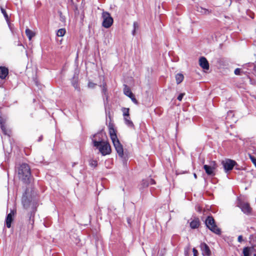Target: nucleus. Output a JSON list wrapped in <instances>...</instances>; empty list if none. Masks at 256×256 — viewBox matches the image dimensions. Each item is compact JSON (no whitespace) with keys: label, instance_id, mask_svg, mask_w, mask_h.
I'll return each instance as SVG.
<instances>
[{"label":"nucleus","instance_id":"f257e3e1","mask_svg":"<svg viewBox=\"0 0 256 256\" xmlns=\"http://www.w3.org/2000/svg\"><path fill=\"white\" fill-rule=\"evenodd\" d=\"M94 146L98 150L99 152L103 156L110 154L111 153V147L109 143L106 141L97 142L95 140Z\"/></svg>","mask_w":256,"mask_h":256},{"label":"nucleus","instance_id":"f03ea898","mask_svg":"<svg viewBox=\"0 0 256 256\" xmlns=\"http://www.w3.org/2000/svg\"><path fill=\"white\" fill-rule=\"evenodd\" d=\"M109 132L110 138L113 144L116 151L117 152L120 156L122 157L124 155L123 148L117 138L114 130L111 128L110 129Z\"/></svg>","mask_w":256,"mask_h":256},{"label":"nucleus","instance_id":"7ed1b4c3","mask_svg":"<svg viewBox=\"0 0 256 256\" xmlns=\"http://www.w3.org/2000/svg\"><path fill=\"white\" fill-rule=\"evenodd\" d=\"M18 174L20 179H22L25 182H27L30 176L29 166L26 164H22L18 168Z\"/></svg>","mask_w":256,"mask_h":256},{"label":"nucleus","instance_id":"20e7f679","mask_svg":"<svg viewBox=\"0 0 256 256\" xmlns=\"http://www.w3.org/2000/svg\"><path fill=\"white\" fill-rule=\"evenodd\" d=\"M206 226L214 233L219 234L220 233V230L215 224L214 220L212 216H208L206 220Z\"/></svg>","mask_w":256,"mask_h":256},{"label":"nucleus","instance_id":"39448f33","mask_svg":"<svg viewBox=\"0 0 256 256\" xmlns=\"http://www.w3.org/2000/svg\"><path fill=\"white\" fill-rule=\"evenodd\" d=\"M102 26L105 28H109L113 24V18L108 12H103L102 14Z\"/></svg>","mask_w":256,"mask_h":256},{"label":"nucleus","instance_id":"423d86ee","mask_svg":"<svg viewBox=\"0 0 256 256\" xmlns=\"http://www.w3.org/2000/svg\"><path fill=\"white\" fill-rule=\"evenodd\" d=\"M216 164L215 162H211L209 164H205L204 166V168L207 174L209 176H214V170L216 168Z\"/></svg>","mask_w":256,"mask_h":256},{"label":"nucleus","instance_id":"0eeeda50","mask_svg":"<svg viewBox=\"0 0 256 256\" xmlns=\"http://www.w3.org/2000/svg\"><path fill=\"white\" fill-rule=\"evenodd\" d=\"M222 164L224 170L227 172L233 168L234 166L236 164V162L234 160L228 159L223 161Z\"/></svg>","mask_w":256,"mask_h":256},{"label":"nucleus","instance_id":"6e6552de","mask_svg":"<svg viewBox=\"0 0 256 256\" xmlns=\"http://www.w3.org/2000/svg\"><path fill=\"white\" fill-rule=\"evenodd\" d=\"M124 94L129 97L134 104H138L137 100L135 98L133 94L128 86H124Z\"/></svg>","mask_w":256,"mask_h":256},{"label":"nucleus","instance_id":"1a4fd4ad","mask_svg":"<svg viewBox=\"0 0 256 256\" xmlns=\"http://www.w3.org/2000/svg\"><path fill=\"white\" fill-rule=\"evenodd\" d=\"M199 64L204 70L209 69V64L206 58L202 56L199 59Z\"/></svg>","mask_w":256,"mask_h":256},{"label":"nucleus","instance_id":"9d476101","mask_svg":"<svg viewBox=\"0 0 256 256\" xmlns=\"http://www.w3.org/2000/svg\"><path fill=\"white\" fill-rule=\"evenodd\" d=\"M200 248L203 256H210V250L206 244L205 243H202L200 244Z\"/></svg>","mask_w":256,"mask_h":256},{"label":"nucleus","instance_id":"9b49d317","mask_svg":"<svg viewBox=\"0 0 256 256\" xmlns=\"http://www.w3.org/2000/svg\"><path fill=\"white\" fill-rule=\"evenodd\" d=\"M238 206L244 213L248 214L250 212V208L248 203L240 202L238 204Z\"/></svg>","mask_w":256,"mask_h":256},{"label":"nucleus","instance_id":"f8f14e48","mask_svg":"<svg viewBox=\"0 0 256 256\" xmlns=\"http://www.w3.org/2000/svg\"><path fill=\"white\" fill-rule=\"evenodd\" d=\"M15 212L14 210H12L10 212L7 216L6 218V226L10 228L11 226V223L13 220V216L14 215Z\"/></svg>","mask_w":256,"mask_h":256},{"label":"nucleus","instance_id":"ddd939ff","mask_svg":"<svg viewBox=\"0 0 256 256\" xmlns=\"http://www.w3.org/2000/svg\"><path fill=\"white\" fill-rule=\"evenodd\" d=\"M8 70L7 68L4 66H0V78L2 79H4L8 76Z\"/></svg>","mask_w":256,"mask_h":256},{"label":"nucleus","instance_id":"4468645a","mask_svg":"<svg viewBox=\"0 0 256 256\" xmlns=\"http://www.w3.org/2000/svg\"><path fill=\"white\" fill-rule=\"evenodd\" d=\"M102 137H103V134L102 133H98V134H96L94 135V136L92 138V142L93 143V145L94 146V142L95 140L97 142H98V141L99 142H104V140H102Z\"/></svg>","mask_w":256,"mask_h":256},{"label":"nucleus","instance_id":"2eb2a0df","mask_svg":"<svg viewBox=\"0 0 256 256\" xmlns=\"http://www.w3.org/2000/svg\"><path fill=\"white\" fill-rule=\"evenodd\" d=\"M196 10L198 12H199L203 14L206 15V14H210L211 12L210 10L206 8H202V6H198Z\"/></svg>","mask_w":256,"mask_h":256},{"label":"nucleus","instance_id":"dca6fc26","mask_svg":"<svg viewBox=\"0 0 256 256\" xmlns=\"http://www.w3.org/2000/svg\"><path fill=\"white\" fill-rule=\"evenodd\" d=\"M200 226V220L198 218H195L193 220L190 222V226L192 228H196Z\"/></svg>","mask_w":256,"mask_h":256},{"label":"nucleus","instance_id":"f3484780","mask_svg":"<svg viewBox=\"0 0 256 256\" xmlns=\"http://www.w3.org/2000/svg\"><path fill=\"white\" fill-rule=\"evenodd\" d=\"M4 122L5 119L2 116V114L0 113V125L2 128V130L4 132V134H6V128L4 126Z\"/></svg>","mask_w":256,"mask_h":256},{"label":"nucleus","instance_id":"a211bd4d","mask_svg":"<svg viewBox=\"0 0 256 256\" xmlns=\"http://www.w3.org/2000/svg\"><path fill=\"white\" fill-rule=\"evenodd\" d=\"M252 248L246 247L243 250V254L244 256H250L252 253Z\"/></svg>","mask_w":256,"mask_h":256},{"label":"nucleus","instance_id":"6ab92c4d","mask_svg":"<svg viewBox=\"0 0 256 256\" xmlns=\"http://www.w3.org/2000/svg\"><path fill=\"white\" fill-rule=\"evenodd\" d=\"M26 36L28 37L30 40L32 38L34 37L35 35L34 32L28 28L26 29Z\"/></svg>","mask_w":256,"mask_h":256},{"label":"nucleus","instance_id":"aec40b11","mask_svg":"<svg viewBox=\"0 0 256 256\" xmlns=\"http://www.w3.org/2000/svg\"><path fill=\"white\" fill-rule=\"evenodd\" d=\"M124 120L125 124L129 127L133 128L134 126V125L133 124V122L130 120V116H128V118L127 116L124 117Z\"/></svg>","mask_w":256,"mask_h":256},{"label":"nucleus","instance_id":"412c9836","mask_svg":"<svg viewBox=\"0 0 256 256\" xmlns=\"http://www.w3.org/2000/svg\"><path fill=\"white\" fill-rule=\"evenodd\" d=\"M184 76L182 74H178L176 76V80L177 84H180L184 80Z\"/></svg>","mask_w":256,"mask_h":256},{"label":"nucleus","instance_id":"4be33fe9","mask_svg":"<svg viewBox=\"0 0 256 256\" xmlns=\"http://www.w3.org/2000/svg\"><path fill=\"white\" fill-rule=\"evenodd\" d=\"M122 111L123 113V116L124 117L127 116L128 118L129 116V108H123L122 109Z\"/></svg>","mask_w":256,"mask_h":256},{"label":"nucleus","instance_id":"5701e85b","mask_svg":"<svg viewBox=\"0 0 256 256\" xmlns=\"http://www.w3.org/2000/svg\"><path fill=\"white\" fill-rule=\"evenodd\" d=\"M66 34V30L64 28H60L57 32V36H63Z\"/></svg>","mask_w":256,"mask_h":256},{"label":"nucleus","instance_id":"b1692460","mask_svg":"<svg viewBox=\"0 0 256 256\" xmlns=\"http://www.w3.org/2000/svg\"><path fill=\"white\" fill-rule=\"evenodd\" d=\"M89 164L91 166L95 168L98 165V161L96 160L92 159L90 160Z\"/></svg>","mask_w":256,"mask_h":256},{"label":"nucleus","instance_id":"393cba45","mask_svg":"<svg viewBox=\"0 0 256 256\" xmlns=\"http://www.w3.org/2000/svg\"><path fill=\"white\" fill-rule=\"evenodd\" d=\"M60 15V20L62 22L64 23L66 22V18L65 16H64L62 12H58Z\"/></svg>","mask_w":256,"mask_h":256},{"label":"nucleus","instance_id":"a878e982","mask_svg":"<svg viewBox=\"0 0 256 256\" xmlns=\"http://www.w3.org/2000/svg\"><path fill=\"white\" fill-rule=\"evenodd\" d=\"M1 10H2V13L3 14L5 18L8 21V15L6 13V10L4 8H1Z\"/></svg>","mask_w":256,"mask_h":256},{"label":"nucleus","instance_id":"bb28decb","mask_svg":"<svg viewBox=\"0 0 256 256\" xmlns=\"http://www.w3.org/2000/svg\"><path fill=\"white\" fill-rule=\"evenodd\" d=\"M133 26H134V30L132 31V34L134 35V34H135V32H136V30L137 28H138V24L136 22H134V24H133Z\"/></svg>","mask_w":256,"mask_h":256},{"label":"nucleus","instance_id":"cd10ccee","mask_svg":"<svg viewBox=\"0 0 256 256\" xmlns=\"http://www.w3.org/2000/svg\"><path fill=\"white\" fill-rule=\"evenodd\" d=\"M142 185L143 188L146 187L148 185V183L146 180H143L142 183Z\"/></svg>","mask_w":256,"mask_h":256},{"label":"nucleus","instance_id":"c85d7f7f","mask_svg":"<svg viewBox=\"0 0 256 256\" xmlns=\"http://www.w3.org/2000/svg\"><path fill=\"white\" fill-rule=\"evenodd\" d=\"M184 93L180 94L178 97V100L180 101H181L182 99L183 96H184Z\"/></svg>","mask_w":256,"mask_h":256},{"label":"nucleus","instance_id":"c756f323","mask_svg":"<svg viewBox=\"0 0 256 256\" xmlns=\"http://www.w3.org/2000/svg\"><path fill=\"white\" fill-rule=\"evenodd\" d=\"M96 84L92 82H89L88 84V86L90 88H94Z\"/></svg>","mask_w":256,"mask_h":256},{"label":"nucleus","instance_id":"7c9ffc66","mask_svg":"<svg viewBox=\"0 0 256 256\" xmlns=\"http://www.w3.org/2000/svg\"><path fill=\"white\" fill-rule=\"evenodd\" d=\"M240 72V69L237 68L234 70V74L236 75H239Z\"/></svg>","mask_w":256,"mask_h":256},{"label":"nucleus","instance_id":"2f4dec72","mask_svg":"<svg viewBox=\"0 0 256 256\" xmlns=\"http://www.w3.org/2000/svg\"><path fill=\"white\" fill-rule=\"evenodd\" d=\"M192 252L194 253V256H198V252L195 248L192 249Z\"/></svg>","mask_w":256,"mask_h":256},{"label":"nucleus","instance_id":"473e14b6","mask_svg":"<svg viewBox=\"0 0 256 256\" xmlns=\"http://www.w3.org/2000/svg\"><path fill=\"white\" fill-rule=\"evenodd\" d=\"M242 236H239L238 237V241L240 242H241L242 241Z\"/></svg>","mask_w":256,"mask_h":256},{"label":"nucleus","instance_id":"72a5a7b5","mask_svg":"<svg viewBox=\"0 0 256 256\" xmlns=\"http://www.w3.org/2000/svg\"><path fill=\"white\" fill-rule=\"evenodd\" d=\"M26 200H24V198H23L22 200V202H23V204H24V206L25 207V208H26L27 206H26Z\"/></svg>","mask_w":256,"mask_h":256},{"label":"nucleus","instance_id":"f704fd0d","mask_svg":"<svg viewBox=\"0 0 256 256\" xmlns=\"http://www.w3.org/2000/svg\"><path fill=\"white\" fill-rule=\"evenodd\" d=\"M73 86H74L76 88H77V87H78V86H77V84H73Z\"/></svg>","mask_w":256,"mask_h":256},{"label":"nucleus","instance_id":"c9c22d12","mask_svg":"<svg viewBox=\"0 0 256 256\" xmlns=\"http://www.w3.org/2000/svg\"><path fill=\"white\" fill-rule=\"evenodd\" d=\"M150 184H154V180H152V179H150Z\"/></svg>","mask_w":256,"mask_h":256},{"label":"nucleus","instance_id":"e433bc0d","mask_svg":"<svg viewBox=\"0 0 256 256\" xmlns=\"http://www.w3.org/2000/svg\"><path fill=\"white\" fill-rule=\"evenodd\" d=\"M254 72H256V66H254Z\"/></svg>","mask_w":256,"mask_h":256},{"label":"nucleus","instance_id":"4c0bfd02","mask_svg":"<svg viewBox=\"0 0 256 256\" xmlns=\"http://www.w3.org/2000/svg\"><path fill=\"white\" fill-rule=\"evenodd\" d=\"M194 178H197L196 174H194Z\"/></svg>","mask_w":256,"mask_h":256}]
</instances>
